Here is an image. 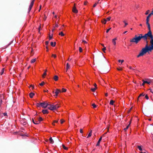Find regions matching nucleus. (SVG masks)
Instances as JSON below:
<instances>
[{
  "mask_svg": "<svg viewBox=\"0 0 153 153\" xmlns=\"http://www.w3.org/2000/svg\"><path fill=\"white\" fill-rule=\"evenodd\" d=\"M82 42L84 43L85 44H86L87 43V42L86 41L84 40H82Z\"/></svg>",
  "mask_w": 153,
  "mask_h": 153,
  "instance_id": "bf43d9fd",
  "label": "nucleus"
},
{
  "mask_svg": "<svg viewBox=\"0 0 153 153\" xmlns=\"http://www.w3.org/2000/svg\"><path fill=\"white\" fill-rule=\"evenodd\" d=\"M59 35L61 36H63L64 35V34L62 32H61L59 33Z\"/></svg>",
  "mask_w": 153,
  "mask_h": 153,
  "instance_id": "c756f323",
  "label": "nucleus"
},
{
  "mask_svg": "<svg viewBox=\"0 0 153 153\" xmlns=\"http://www.w3.org/2000/svg\"><path fill=\"white\" fill-rule=\"evenodd\" d=\"M129 127V125L127 126H126V128L124 129V130L125 131H126L128 129V128Z\"/></svg>",
  "mask_w": 153,
  "mask_h": 153,
  "instance_id": "2f4dec72",
  "label": "nucleus"
},
{
  "mask_svg": "<svg viewBox=\"0 0 153 153\" xmlns=\"http://www.w3.org/2000/svg\"><path fill=\"white\" fill-rule=\"evenodd\" d=\"M153 15V13H152L151 12L150 13L149 15L147 17V18H146V19H148V20H149V17L151 16V15Z\"/></svg>",
  "mask_w": 153,
  "mask_h": 153,
  "instance_id": "6ab92c4d",
  "label": "nucleus"
},
{
  "mask_svg": "<svg viewBox=\"0 0 153 153\" xmlns=\"http://www.w3.org/2000/svg\"><path fill=\"white\" fill-rule=\"evenodd\" d=\"M38 117H35L34 118H36V121H38Z\"/></svg>",
  "mask_w": 153,
  "mask_h": 153,
  "instance_id": "e2e57ef3",
  "label": "nucleus"
},
{
  "mask_svg": "<svg viewBox=\"0 0 153 153\" xmlns=\"http://www.w3.org/2000/svg\"><path fill=\"white\" fill-rule=\"evenodd\" d=\"M117 39V38L116 37L112 40V42L114 45H116V40Z\"/></svg>",
  "mask_w": 153,
  "mask_h": 153,
  "instance_id": "ddd939ff",
  "label": "nucleus"
},
{
  "mask_svg": "<svg viewBox=\"0 0 153 153\" xmlns=\"http://www.w3.org/2000/svg\"><path fill=\"white\" fill-rule=\"evenodd\" d=\"M62 147H63V148L64 149H65V150H68V147H65V145H62Z\"/></svg>",
  "mask_w": 153,
  "mask_h": 153,
  "instance_id": "c85d7f7f",
  "label": "nucleus"
},
{
  "mask_svg": "<svg viewBox=\"0 0 153 153\" xmlns=\"http://www.w3.org/2000/svg\"><path fill=\"white\" fill-rule=\"evenodd\" d=\"M1 98H0V107H1V104L2 103L3 101L2 99L4 98V97L3 95H2L1 94L0 95Z\"/></svg>",
  "mask_w": 153,
  "mask_h": 153,
  "instance_id": "9d476101",
  "label": "nucleus"
},
{
  "mask_svg": "<svg viewBox=\"0 0 153 153\" xmlns=\"http://www.w3.org/2000/svg\"><path fill=\"white\" fill-rule=\"evenodd\" d=\"M145 97L147 100H148L149 99V97L147 94L146 95Z\"/></svg>",
  "mask_w": 153,
  "mask_h": 153,
  "instance_id": "8fccbe9b",
  "label": "nucleus"
},
{
  "mask_svg": "<svg viewBox=\"0 0 153 153\" xmlns=\"http://www.w3.org/2000/svg\"><path fill=\"white\" fill-rule=\"evenodd\" d=\"M47 107H48V108L51 110H56V108L54 107L55 106H54L53 105H50L48 104V105Z\"/></svg>",
  "mask_w": 153,
  "mask_h": 153,
  "instance_id": "0eeeda50",
  "label": "nucleus"
},
{
  "mask_svg": "<svg viewBox=\"0 0 153 153\" xmlns=\"http://www.w3.org/2000/svg\"><path fill=\"white\" fill-rule=\"evenodd\" d=\"M43 120L42 118L41 117H39L38 118V121H36L35 120V121L36 122V125L39 124L40 122Z\"/></svg>",
  "mask_w": 153,
  "mask_h": 153,
  "instance_id": "1a4fd4ad",
  "label": "nucleus"
},
{
  "mask_svg": "<svg viewBox=\"0 0 153 153\" xmlns=\"http://www.w3.org/2000/svg\"><path fill=\"white\" fill-rule=\"evenodd\" d=\"M61 91L62 92H65L66 91V90L64 88H62Z\"/></svg>",
  "mask_w": 153,
  "mask_h": 153,
  "instance_id": "e433bc0d",
  "label": "nucleus"
},
{
  "mask_svg": "<svg viewBox=\"0 0 153 153\" xmlns=\"http://www.w3.org/2000/svg\"><path fill=\"white\" fill-rule=\"evenodd\" d=\"M152 32L151 31H149V32L145 34L143 36V37L144 40L147 41V37H149L150 38L152 37Z\"/></svg>",
  "mask_w": 153,
  "mask_h": 153,
  "instance_id": "7ed1b4c3",
  "label": "nucleus"
},
{
  "mask_svg": "<svg viewBox=\"0 0 153 153\" xmlns=\"http://www.w3.org/2000/svg\"><path fill=\"white\" fill-rule=\"evenodd\" d=\"M49 140L50 141V143H51V144H53L54 143V141L53 140V139H52V137H51L49 139Z\"/></svg>",
  "mask_w": 153,
  "mask_h": 153,
  "instance_id": "a211bd4d",
  "label": "nucleus"
},
{
  "mask_svg": "<svg viewBox=\"0 0 153 153\" xmlns=\"http://www.w3.org/2000/svg\"><path fill=\"white\" fill-rule=\"evenodd\" d=\"M114 101L112 100H111L110 102V104L111 105H114Z\"/></svg>",
  "mask_w": 153,
  "mask_h": 153,
  "instance_id": "5701e85b",
  "label": "nucleus"
},
{
  "mask_svg": "<svg viewBox=\"0 0 153 153\" xmlns=\"http://www.w3.org/2000/svg\"><path fill=\"white\" fill-rule=\"evenodd\" d=\"M35 120H36V118H34L32 119V122L33 123H34L35 124H36V122L35 121Z\"/></svg>",
  "mask_w": 153,
  "mask_h": 153,
  "instance_id": "393cba45",
  "label": "nucleus"
},
{
  "mask_svg": "<svg viewBox=\"0 0 153 153\" xmlns=\"http://www.w3.org/2000/svg\"><path fill=\"white\" fill-rule=\"evenodd\" d=\"M111 19V17H110L107 18L106 19H105V20H107V21H108L110 20Z\"/></svg>",
  "mask_w": 153,
  "mask_h": 153,
  "instance_id": "72a5a7b5",
  "label": "nucleus"
},
{
  "mask_svg": "<svg viewBox=\"0 0 153 153\" xmlns=\"http://www.w3.org/2000/svg\"><path fill=\"white\" fill-rule=\"evenodd\" d=\"M145 83H147V84H150V83H151V82H150V81H145Z\"/></svg>",
  "mask_w": 153,
  "mask_h": 153,
  "instance_id": "a19ab883",
  "label": "nucleus"
},
{
  "mask_svg": "<svg viewBox=\"0 0 153 153\" xmlns=\"http://www.w3.org/2000/svg\"><path fill=\"white\" fill-rule=\"evenodd\" d=\"M149 90H150V91L153 94V89L150 88Z\"/></svg>",
  "mask_w": 153,
  "mask_h": 153,
  "instance_id": "864d4df0",
  "label": "nucleus"
},
{
  "mask_svg": "<svg viewBox=\"0 0 153 153\" xmlns=\"http://www.w3.org/2000/svg\"><path fill=\"white\" fill-rule=\"evenodd\" d=\"M52 36H49V40H51V39H52Z\"/></svg>",
  "mask_w": 153,
  "mask_h": 153,
  "instance_id": "338daca9",
  "label": "nucleus"
},
{
  "mask_svg": "<svg viewBox=\"0 0 153 153\" xmlns=\"http://www.w3.org/2000/svg\"><path fill=\"white\" fill-rule=\"evenodd\" d=\"M102 139V137H101L99 139L98 141L96 144V146H99L100 145V142L101 141V140Z\"/></svg>",
  "mask_w": 153,
  "mask_h": 153,
  "instance_id": "f8f14e48",
  "label": "nucleus"
},
{
  "mask_svg": "<svg viewBox=\"0 0 153 153\" xmlns=\"http://www.w3.org/2000/svg\"><path fill=\"white\" fill-rule=\"evenodd\" d=\"M80 132L81 133H82V134L83 133V131L82 129V128L80 129Z\"/></svg>",
  "mask_w": 153,
  "mask_h": 153,
  "instance_id": "4d7b16f0",
  "label": "nucleus"
},
{
  "mask_svg": "<svg viewBox=\"0 0 153 153\" xmlns=\"http://www.w3.org/2000/svg\"><path fill=\"white\" fill-rule=\"evenodd\" d=\"M144 95L143 94V93L141 94H140L139 95V97H140L142 96H144Z\"/></svg>",
  "mask_w": 153,
  "mask_h": 153,
  "instance_id": "de8ad7c7",
  "label": "nucleus"
},
{
  "mask_svg": "<svg viewBox=\"0 0 153 153\" xmlns=\"http://www.w3.org/2000/svg\"><path fill=\"white\" fill-rule=\"evenodd\" d=\"M4 72V68H3L1 71L0 72V75H2L3 74Z\"/></svg>",
  "mask_w": 153,
  "mask_h": 153,
  "instance_id": "bb28decb",
  "label": "nucleus"
},
{
  "mask_svg": "<svg viewBox=\"0 0 153 153\" xmlns=\"http://www.w3.org/2000/svg\"><path fill=\"white\" fill-rule=\"evenodd\" d=\"M106 22L107 20H106L105 19L103 21H102V23H104V24H106Z\"/></svg>",
  "mask_w": 153,
  "mask_h": 153,
  "instance_id": "49530a36",
  "label": "nucleus"
},
{
  "mask_svg": "<svg viewBox=\"0 0 153 153\" xmlns=\"http://www.w3.org/2000/svg\"><path fill=\"white\" fill-rule=\"evenodd\" d=\"M56 44V42H55L54 43L53 42H51V45L52 47H54Z\"/></svg>",
  "mask_w": 153,
  "mask_h": 153,
  "instance_id": "412c9836",
  "label": "nucleus"
},
{
  "mask_svg": "<svg viewBox=\"0 0 153 153\" xmlns=\"http://www.w3.org/2000/svg\"><path fill=\"white\" fill-rule=\"evenodd\" d=\"M46 72H45L44 73V74H43V75H42V76H43V78H44L45 76L46 75Z\"/></svg>",
  "mask_w": 153,
  "mask_h": 153,
  "instance_id": "09e8293b",
  "label": "nucleus"
},
{
  "mask_svg": "<svg viewBox=\"0 0 153 153\" xmlns=\"http://www.w3.org/2000/svg\"><path fill=\"white\" fill-rule=\"evenodd\" d=\"M92 130H91L87 137V138H88L91 136L92 135Z\"/></svg>",
  "mask_w": 153,
  "mask_h": 153,
  "instance_id": "dca6fc26",
  "label": "nucleus"
},
{
  "mask_svg": "<svg viewBox=\"0 0 153 153\" xmlns=\"http://www.w3.org/2000/svg\"><path fill=\"white\" fill-rule=\"evenodd\" d=\"M34 94H35L31 92L29 93V95L30 98H32Z\"/></svg>",
  "mask_w": 153,
  "mask_h": 153,
  "instance_id": "f3484780",
  "label": "nucleus"
},
{
  "mask_svg": "<svg viewBox=\"0 0 153 153\" xmlns=\"http://www.w3.org/2000/svg\"><path fill=\"white\" fill-rule=\"evenodd\" d=\"M117 70H118V71H121L122 70V68H118L117 69Z\"/></svg>",
  "mask_w": 153,
  "mask_h": 153,
  "instance_id": "680f3d73",
  "label": "nucleus"
},
{
  "mask_svg": "<svg viewBox=\"0 0 153 153\" xmlns=\"http://www.w3.org/2000/svg\"><path fill=\"white\" fill-rule=\"evenodd\" d=\"M100 0H99V1H98V2H97V3H95L93 5V7H95L97 5V3H99V2Z\"/></svg>",
  "mask_w": 153,
  "mask_h": 153,
  "instance_id": "ea45409f",
  "label": "nucleus"
},
{
  "mask_svg": "<svg viewBox=\"0 0 153 153\" xmlns=\"http://www.w3.org/2000/svg\"><path fill=\"white\" fill-rule=\"evenodd\" d=\"M149 11L150 10H148L145 13V14L146 15H147L149 13Z\"/></svg>",
  "mask_w": 153,
  "mask_h": 153,
  "instance_id": "5fc2aeb1",
  "label": "nucleus"
},
{
  "mask_svg": "<svg viewBox=\"0 0 153 153\" xmlns=\"http://www.w3.org/2000/svg\"><path fill=\"white\" fill-rule=\"evenodd\" d=\"M106 50V48L105 47H104L103 48H102V50L103 51V52L104 53L105 52V51Z\"/></svg>",
  "mask_w": 153,
  "mask_h": 153,
  "instance_id": "a18cd8bd",
  "label": "nucleus"
},
{
  "mask_svg": "<svg viewBox=\"0 0 153 153\" xmlns=\"http://www.w3.org/2000/svg\"><path fill=\"white\" fill-rule=\"evenodd\" d=\"M58 121H57V120H55V121H53V125H54V123H58Z\"/></svg>",
  "mask_w": 153,
  "mask_h": 153,
  "instance_id": "13d9d810",
  "label": "nucleus"
},
{
  "mask_svg": "<svg viewBox=\"0 0 153 153\" xmlns=\"http://www.w3.org/2000/svg\"><path fill=\"white\" fill-rule=\"evenodd\" d=\"M142 146H137V148L139 149V150L140 151H141L142 150Z\"/></svg>",
  "mask_w": 153,
  "mask_h": 153,
  "instance_id": "4be33fe9",
  "label": "nucleus"
},
{
  "mask_svg": "<svg viewBox=\"0 0 153 153\" xmlns=\"http://www.w3.org/2000/svg\"><path fill=\"white\" fill-rule=\"evenodd\" d=\"M151 44V46H149V47L150 50L152 51V50H153V42H150Z\"/></svg>",
  "mask_w": 153,
  "mask_h": 153,
  "instance_id": "2eb2a0df",
  "label": "nucleus"
},
{
  "mask_svg": "<svg viewBox=\"0 0 153 153\" xmlns=\"http://www.w3.org/2000/svg\"><path fill=\"white\" fill-rule=\"evenodd\" d=\"M123 22L125 23L124 27H126V26L128 25V24L127 23H126L125 21H123Z\"/></svg>",
  "mask_w": 153,
  "mask_h": 153,
  "instance_id": "c03bdc74",
  "label": "nucleus"
},
{
  "mask_svg": "<svg viewBox=\"0 0 153 153\" xmlns=\"http://www.w3.org/2000/svg\"><path fill=\"white\" fill-rule=\"evenodd\" d=\"M55 107L56 108V110L59 107V106L58 104H56L55 105H54Z\"/></svg>",
  "mask_w": 153,
  "mask_h": 153,
  "instance_id": "cd10ccee",
  "label": "nucleus"
},
{
  "mask_svg": "<svg viewBox=\"0 0 153 153\" xmlns=\"http://www.w3.org/2000/svg\"><path fill=\"white\" fill-rule=\"evenodd\" d=\"M70 65L68 63H67L66 65V69L67 70H68L69 68Z\"/></svg>",
  "mask_w": 153,
  "mask_h": 153,
  "instance_id": "b1692460",
  "label": "nucleus"
},
{
  "mask_svg": "<svg viewBox=\"0 0 153 153\" xmlns=\"http://www.w3.org/2000/svg\"><path fill=\"white\" fill-rule=\"evenodd\" d=\"M151 40L150 41V42H153V36H152V37L150 38Z\"/></svg>",
  "mask_w": 153,
  "mask_h": 153,
  "instance_id": "603ef678",
  "label": "nucleus"
},
{
  "mask_svg": "<svg viewBox=\"0 0 153 153\" xmlns=\"http://www.w3.org/2000/svg\"><path fill=\"white\" fill-rule=\"evenodd\" d=\"M36 59H32L31 61V63H34L36 61Z\"/></svg>",
  "mask_w": 153,
  "mask_h": 153,
  "instance_id": "a878e982",
  "label": "nucleus"
},
{
  "mask_svg": "<svg viewBox=\"0 0 153 153\" xmlns=\"http://www.w3.org/2000/svg\"><path fill=\"white\" fill-rule=\"evenodd\" d=\"M42 112L44 114H48L49 112L47 110H43L42 111Z\"/></svg>",
  "mask_w": 153,
  "mask_h": 153,
  "instance_id": "4468645a",
  "label": "nucleus"
},
{
  "mask_svg": "<svg viewBox=\"0 0 153 153\" xmlns=\"http://www.w3.org/2000/svg\"><path fill=\"white\" fill-rule=\"evenodd\" d=\"M79 51L80 52H82V50L81 47H79Z\"/></svg>",
  "mask_w": 153,
  "mask_h": 153,
  "instance_id": "c9c22d12",
  "label": "nucleus"
},
{
  "mask_svg": "<svg viewBox=\"0 0 153 153\" xmlns=\"http://www.w3.org/2000/svg\"><path fill=\"white\" fill-rule=\"evenodd\" d=\"M40 105H41V106L42 107L45 108L47 107L48 105V104L47 102H40Z\"/></svg>",
  "mask_w": 153,
  "mask_h": 153,
  "instance_id": "39448f33",
  "label": "nucleus"
},
{
  "mask_svg": "<svg viewBox=\"0 0 153 153\" xmlns=\"http://www.w3.org/2000/svg\"><path fill=\"white\" fill-rule=\"evenodd\" d=\"M118 62H121V64H122L123 62H124V60H121L119 59V60H118Z\"/></svg>",
  "mask_w": 153,
  "mask_h": 153,
  "instance_id": "37998d69",
  "label": "nucleus"
},
{
  "mask_svg": "<svg viewBox=\"0 0 153 153\" xmlns=\"http://www.w3.org/2000/svg\"><path fill=\"white\" fill-rule=\"evenodd\" d=\"M21 123L22 124L23 126L26 125L27 123V120L25 118H23L20 120Z\"/></svg>",
  "mask_w": 153,
  "mask_h": 153,
  "instance_id": "423d86ee",
  "label": "nucleus"
},
{
  "mask_svg": "<svg viewBox=\"0 0 153 153\" xmlns=\"http://www.w3.org/2000/svg\"><path fill=\"white\" fill-rule=\"evenodd\" d=\"M48 43H49V42L48 41H46L45 42V44L47 45H48Z\"/></svg>",
  "mask_w": 153,
  "mask_h": 153,
  "instance_id": "69168bd1",
  "label": "nucleus"
},
{
  "mask_svg": "<svg viewBox=\"0 0 153 153\" xmlns=\"http://www.w3.org/2000/svg\"><path fill=\"white\" fill-rule=\"evenodd\" d=\"M111 29V28H110L109 29H107L106 31V33H108L109 31Z\"/></svg>",
  "mask_w": 153,
  "mask_h": 153,
  "instance_id": "6e6d98bb",
  "label": "nucleus"
},
{
  "mask_svg": "<svg viewBox=\"0 0 153 153\" xmlns=\"http://www.w3.org/2000/svg\"><path fill=\"white\" fill-rule=\"evenodd\" d=\"M45 84V82H42L41 83H40L39 85H40L41 86H43Z\"/></svg>",
  "mask_w": 153,
  "mask_h": 153,
  "instance_id": "4c0bfd02",
  "label": "nucleus"
},
{
  "mask_svg": "<svg viewBox=\"0 0 153 153\" xmlns=\"http://www.w3.org/2000/svg\"><path fill=\"white\" fill-rule=\"evenodd\" d=\"M152 52V51L149 47V45H148V41H147L145 47L142 48L139 54L137 55V57L139 58L140 56H143L147 53H148V54H149L150 52Z\"/></svg>",
  "mask_w": 153,
  "mask_h": 153,
  "instance_id": "f257e3e1",
  "label": "nucleus"
},
{
  "mask_svg": "<svg viewBox=\"0 0 153 153\" xmlns=\"http://www.w3.org/2000/svg\"><path fill=\"white\" fill-rule=\"evenodd\" d=\"M52 56L54 58H56V55L54 54H52Z\"/></svg>",
  "mask_w": 153,
  "mask_h": 153,
  "instance_id": "3c124183",
  "label": "nucleus"
},
{
  "mask_svg": "<svg viewBox=\"0 0 153 153\" xmlns=\"http://www.w3.org/2000/svg\"><path fill=\"white\" fill-rule=\"evenodd\" d=\"M35 0H32L31 1L29 5V7L28 9V13H29L30 11L34 4V2Z\"/></svg>",
  "mask_w": 153,
  "mask_h": 153,
  "instance_id": "20e7f679",
  "label": "nucleus"
},
{
  "mask_svg": "<svg viewBox=\"0 0 153 153\" xmlns=\"http://www.w3.org/2000/svg\"><path fill=\"white\" fill-rule=\"evenodd\" d=\"M149 20H148V19H146V24L147 25H150V24L149 23Z\"/></svg>",
  "mask_w": 153,
  "mask_h": 153,
  "instance_id": "473e14b6",
  "label": "nucleus"
},
{
  "mask_svg": "<svg viewBox=\"0 0 153 153\" xmlns=\"http://www.w3.org/2000/svg\"><path fill=\"white\" fill-rule=\"evenodd\" d=\"M92 106H93L94 108H96L97 106L94 103L92 104Z\"/></svg>",
  "mask_w": 153,
  "mask_h": 153,
  "instance_id": "79ce46f5",
  "label": "nucleus"
},
{
  "mask_svg": "<svg viewBox=\"0 0 153 153\" xmlns=\"http://www.w3.org/2000/svg\"><path fill=\"white\" fill-rule=\"evenodd\" d=\"M53 79L55 81H56L58 80V77L57 75H55L54 76Z\"/></svg>",
  "mask_w": 153,
  "mask_h": 153,
  "instance_id": "aec40b11",
  "label": "nucleus"
},
{
  "mask_svg": "<svg viewBox=\"0 0 153 153\" xmlns=\"http://www.w3.org/2000/svg\"><path fill=\"white\" fill-rule=\"evenodd\" d=\"M61 92V90L58 89H56V91L55 92H54V91H53V94L54 93L55 94V95H54V96L57 97V96L58 94L59 93Z\"/></svg>",
  "mask_w": 153,
  "mask_h": 153,
  "instance_id": "6e6552de",
  "label": "nucleus"
},
{
  "mask_svg": "<svg viewBox=\"0 0 153 153\" xmlns=\"http://www.w3.org/2000/svg\"><path fill=\"white\" fill-rule=\"evenodd\" d=\"M143 83L142 84V85L143 86L144 85V84L145 83V81H144L143 80Z\"/></svg>",
  "mask_w": 153,
  "mask_h": 153,
  "instance_id": "052dcab7",
  "label": "nucleus"
},
{
  "mask_svg": "<svg viewBox=\"0 0 153 153\" xmlns=\"http://www.w3.org/2000/svg\"><path fill=\"white\" fill-rule=\"evenodd\" d=\"M73 11L74 13H77L78 12V10H77L75 6L74 5L73 7L72 10Z\"/></svg>",
  "mask_w": 153,
  "mask_h": 153,
  "instance_id": "9b49d317",
  "label": "nucleus"
},
{
  "mask_svg": "<svg viewBox=\"0 0 153 153\" xmlns=\"http://www.w3.org/2000/svg\"><path fill=\"white\" fill-rule=\"evenodd\" d=\"M97 88H91V90L93 91V92H94L96 89Z\"/></svg>",
  "mask_w": 153,
  "mask_h": 153,
  "instance_id": "7c9ffc66",
  "label": "nucleus"
},
{
  "mask_svg": "<svg viewBox=\"0 0 153 153\" xmlns=\"http://www.w3.org/2000/svg\"><path fill=\"white\" fill-rule=\"evenodd\" d=\"M94 86H95V88H97V85L96 83H95L94 85Z\"/></svg>",
  "mask_w": 153,
  "mask_h": 153,
  "instance_id": "774afa93",
  "label": "nucleus"
},
{
  "mask_svg": "<svg viewBox=\"0 0 153 153\" xmlns=\"http://www.w3.org/2000/svg\"><path fill=\"white\" fill-rule=\"evenodd\" d=\"M143 38V35L141 34H139V36L137 35H135L134 37L131 39L130 41L131 42H134L135 44H137Z\"/></svg>",
  "mask_w": 153,
  "mask_h": 153,
  "instance_id": "f03ea898",
  "label": "nucleus"
},
{
  "mask_svg": "<svg viewBox=\"0 0 153 153\" xmlns=\"http://www.w3.org/2000/svg\"><path fill=\"white\" fill-rule=\"evenodd\" d=\"M3 114L4 115V116H7V113H3Z\"/></svg>",
  "mask_w": 153,
  "mask_h": 153,
  "instance_id": "0e129e2a",
  "label": "nucleus"
},
{
  "mask_svg": "<svg viewBox=\"0 0 153 153\" xmlns=\"http://www.w3.org/2000/svg\"><path fill=\"white\" fill-rule=\"evenodd\" d=\"M147 26H148V29L149 30V31H151L150 25H148Z\"/></svg>",
  "mask_w": 153,
  "mask_h": 153,
  "instance_id": "f704fd0d",
  "label": "nucleus"
},
{
  "mask_svg": "<svg viewBox=\"0 0 153 153\" xmlns=\"http://www.w3.org/2000/svg\"><path fill=\"white\" fill-rule=\"evenodd\" d=\"M36 104V106H37L38 107H40V106H41V105H40V103H37Z\"/></svg>",
  "mask_w": 153,
  "mask_h": 153,
  "instance_id": "58836bf2",
  "label": "nucleus"
}]
</instances>
